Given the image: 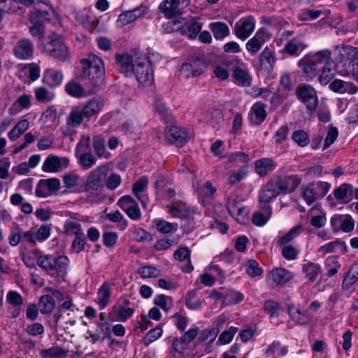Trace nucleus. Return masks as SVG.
<instances>
[{
    "label": "nucleus",
    "mask_w": 358,
    "mask_h": 358,
    "mask_svg": "<svg viewBox=\"0 0 358 358\" xmlns=\"http://www.w3.org/2000/svg\"><path fill=\"white\" fill-rule=\"evenodd\" d=\"M287 353L286 347L281 345L279 341H273L266 349L265 355L270 358H279Z\"/></svg>",
    "instance_id": "a19ab883"
},
{
    "label": "nucleus",
    "mask_w": 358,
    "mask_h": 358,
    "mask_svg": "<svg viewBox=\"0 0 358 358\" xmlns=\"http://www.w3.org/2000/svg\"><path fill=\"white\" fill-rule=\"evenodd\" d=\"M80 62L83 68L82 73L69 81L65 90L102 87L105 76L102 59L94 54H90L87 59H83Z\"/></svg>",
    "instance_id": "f257e3e1"
},
{
    "label": "nucleus",
    "mask_w": 358,
    "mask_h": 358,
    "mask_svg": "<svg viewBox=\"0 0 358 358\" xmlns=\"http://www.w3.org/2000/svg\"><path fill=\"white\" fill-rule=\"evenodd\" d=\"M268 278L275 284H284L293 278L292 272L283 268H276L270 271Z\"/></svg>",
    "instance_id": "c85d7f7f"
},
{
    "label": "nucleus",
    "mask_w": 358,
    "mask_h": 358,
    "mask_svg": "<svg viewBox=\"0 0 358 358\" xmlns=\"http://www.w3.org/2000/svg\"><path fill=\"white\" fill-rule=\"evenodd\" d=\"M330 90H357L351 82L343 80H334L329 85Z\"/></svg>",
    "instance_id": "69168bd1"
},
{
    "label": "nucleus",
    "mask_w": 358,
    "mask_h": 358,
    "mask_svg": "<svg viewBox=\"0 0 358 358\" xmlns=\"http://www.w3.org/2000/svg\"><path fill=\"white\" fill-rule=\"evenodd\" d=\"M267 114L265 106L262 103H256L250 110V120L252 123L257 125L262 124L266 119Z\"/></svg>",
    "instance_id": "c9c22d12"
},
{
    "label": "nucleus",
    "mask_w": 358,
    "mask_h": 358,
    "mask_svg": "<svg viewBox=\"0 0 358 358\" xmlns=\"http://www.w3.org/2000/svg\"><path fill=\"white\" fill-rule=\"evenodd\" d=\"M206 64L203 59L199 58H190L183 64L180 70L181 78H189L196 77L204 71Z\"/></svg>",
    "instance_id": "9b49d317"
},
{
    "label": "nucleus",
    "mask_w": 358,
    "mask_h": 358,
    "mask_svg": "<svg viewBox=\"0 0 358 358\" xmlns=\"http://www.w3.org/2000/svg\"><path fill=\"white\" fill-rule=\"evenodd\" d=\"M199 199L203 206L208 205L212 199L213 195L216 192V188L213 187L209 181L206 182L197 188Z\"/></svg>",
    "instance_id": "72a5a7b5"
},
{
    "label": "nucleus",
    "mask_w": 358,
    "mask_h": 358,
    "mask_svg": "<svg viewBox=\"0 0 358 358\" xmlns=\"http://www.w3.org/2000/svg\"><path fill=\"white\" fill-rule=\"evenodd\" d=\"M111 289L110 285L104 282L97 292L96 302L100 310L104 309L110 303Z\"/></svg>",
    "instance_id": "473e14b6"
},
{
    "label": "nucleus",
    "mask_w": 358,
    "mask_h": 358,
    "mask_svg": "<svg viewBox=\"0 0 358 358\" xmlns=\"http://www.w3.org/2000/svg\"><path fill=\"white\" fill-rule=\"evenodd\" d=\"M163 330L161 327H157L149 331L143 338V343L148 346L151 343L157 340L162 335Z\"/></svg>",
    "instance_id": "0e129e2a"
},
{
    "label": "nucleus",
    "mask_w": 358,
    "mask_h": 358,
    "mask_svg": "<svg viewBox=\"0 0 358 358\" xmlns=\"http://www.w3.org/2000/svg\"><path fill=\"white\" fill-rule=\"evenodd\" d=\"M181 0H164L159 5L158 10L167 19H173L182 14L180 8Z\"/></svg>",
    "instance_id": "aec40b11"
},
{
    "label": "nucleus",
    "mask_w": 358,
    "mask_h": 358,
    "mask_svg": "<svg viewBox=\"0 0 358 358\" xmlns=\"http://www.w3.org/2000/svg\"><path fill=\"white\" fill-rule=\"evenodd\" d=\"M277 164L268 157H264L257 160L255 163V172L260 176H265L268 172L273 171Z\"/></svg>",
    "instance_id": "cd10ccee"
},
{
    "label": "nucleus",
    "mask_w": 358,
    "mask_h": 358,
    "mask_svg": "<svg viewBox=\"0 0 358 358\" xmlns=\"http://www.w3.org/2000/svg\"><path fill=\"white\" fill-rule=\"evenodd\" d=\"M133 72L141 87H150L153 81V71L149 59L143 54L136 58Z\"/></svg>",
    "instance_id": "39448f33"
},
{
    "label": "nucleus",
    "mask_w": 358,
    "mask_h": 358,
    "mask_svg": "<svg viewBox=\"0 0 358 358\" xmlns=\"http://www.w3.org/2000/svg\"><path fill=\"white\" fill-rule=\"evenodd\" d=\"M232 77L234 83L239 87H248L250 86L252 77L243 64L241 63L234 68Z\"/></svg>",
    "instance_id": "5701e85b"
},
{
    "label": "nucleus",
    "mask_w": 358,
    "mask_h": 358,
    "mask_svg": "<svg viewBox=\"0 0 358 358\" xmlns=\"http://www.w3.org/2000/svg\"><path fill=\"white\" fill-rule=\"evenodd\" d=\"M243 299V294L238 291L233 289L225 290L224 304L225 306L235 305L242 301Z\"/></svg>",
    "instance_id": "3c124183"
},
{
    "label": "nucleus",
    "mask_w": 358,
    "mask_h": 358,
    "mask_svg": "<svg viewBox=\"0 0 358 358\" xmlns=\"http://www.w3.org/2000/svg\"><path fill=\"white\" fill-rule=\"evenodd\" d=\"M236 59L232 60H224L222 64H215L213 66V74L214 76L220 80H226L229 78V73L227 67L229 65L233 64L236 62Z\"/></svg>",
    "instance_id": "c03bdc74"
},
{
    "label": "nucleus",
    "mask_w": 358,
    "mask_h": 358,
    "mask_svg": "<svg viewBox=\"0 0 358 358\" xmlns=\"http://www.w3.org/2000/svg\"><path fill=\"white\" fill-rule=\"evenodd\" d=\"M49 41L45 46V51L52 57L61 61L66 60L69 57V50L63 42L62 38L58 35L53 34L48 38Z\"/></svg>",
    "instance_id": "6e6552de"
},
{
    "label": "nucleus",
    "mask_w": 358,
    "mask_h": 358,
    "mask_svg": "<svg viewBox=\"0 0 358 358\" xmlns=\"http://www.w3.org/2000/svg\"><path fill=\"white\" fill-rule=\"evenodd\" d=\"M137 272L143 278H156L160 274V271L152 266H142L138 269Z\"/></svg>",
    "instance_id": "13d9d810"
},
{
    "label": "nucleus",
    "mask_w": 358,
    "mask_h": 358,
    "mask_svg": "<svg viewBox=\"0 0 358 358\" xmlns=\"http://www.w3.org/2000/svg\"><path fill=\"white\" fill-rule=\"evenodd\" d=\"M129 304L130 301L126 297H121L117 304L112 307L116 321L125 322L133 315L134 309L129 307Z\"/></svg>",
    "instance_id": "f3484780"
},
{
    "label": "nucleus",
    "mask_w": 358,
    "mask_h": 358,
    "mask_svg": "<svg viewBox=\"0 0 358 358\" xmlns=\"http://www.w3.org/2000/svg\"><path fill=\"white\" fill-rule=\"evenodd\" d=\"M153 302L155 306L159 307L166 312L169 310L173 305L172 297L164 294L156 295L154 298Z\"/></svg>",
    "instance_id": "864d4df0"
},
{
    "label": "nucleus",
    "mask_w": 358,
    "mask_h": 358,
    "mask_svg": "<svg viewBox=\"0 0 358 358\" xmlns=\"http://www.w3.org/2000/svg\"><path fill=\"white\" fill-rule=\"evenodd\" d=\"M301 80V76L296 72L285 73H283L280 80V85L285 90H314L310 85H298Z\"/></svg>",
    "instance_id": "2eb2a0df"
},
{
    "label": "nucleus",
    "mask_w": 358,
    "mask_h": 358,
    "mask_svg": "<svg viewBox=\"0 0 358 358\" xmlns=\"http://www.w3.org/2000/svg\"><path fill=\"white\" fill-rule=\"evenodd\" d=\"M154 106L155 111L160 115V117L163 120H164L166 122L171 121V114L169 113V110L166 104L162 99L159 97H155Z\"/></svg>",
    "instance_id": "49530a36"
},
{
    "label": "nucleus",
    "mask_w": 358,
    "mask_h": 358,
    "mask_svg": "<svg viewBox=\"0 0 358 358\" xmlns=\"http://www.w3.org/2000/svg\"><path fill=\"white\" fill-rule=\"evenodd\" d=\"M185 305L191 310H197L201 308L202 301L196 298V292L195 290L189 291L185 296Z\"/></svg>",
    "instance_id": "5fc2aeb1"
},
{
    "label": "nucleus",
    "mask_w": 358,
    "mask_h": 358,
    "mask_svg": "<svg viewBox=\"0 0 358 358\" xmlns=\"http://www.w3.org/2000/svg\"><path fill=\"white\" fill-rule=\"evenodd\" d=\"M59 189L60 181L59 179L55 178L46 180L42 179L39 180L36 186V195L38 197H47Z\"/></svg>",
    "instance_id": "6ab92c4d"
},
{
    "label": "nucleus",
    "mask_w": 358,
    "mask_h": 358,
    "mask_svg": "<svg viewBox=\"0 0 358 358\" xmlns=\"http://www.w3.org/2000/svg\"><path fill=\"white\" fill-rule=\"evenodd\" d=\"M345 246V242L336 239L331 241L317 249V252L326 255L330 252H336L338 249L341 250Z\"/></svg>",
    "instance_id": "09e8293b"
},
{
    "label": "nucleus",
    "mask_w": 358,
    "mask_h": 358,
    "mask_svg": "<svg viewBox=\"0 0 358 358\" xmlns=\"http://www.w3.org/2000/svg\"><path fill=\"white\" fill-rule=\"evenodd\" d=\"M202 29V24L194 20L185 23L180 28L182 34L187 36L190 38H194Z\"/></svg>",
    "instance_id": "e433bc0d"
},
{
    "label": "nucleus",
    "mask_w": 358,
    "mask_h": 358,
    "mask_svg": "<svg viewBox=\"0 0 358 358\" xmlns=\"http://www.w3.org/2000/svg\"><path fill=\"white\" fill-rule=\"evenodd\" d=\"M69 350L60 346L55 345L48 349L41 350V355L43 358H63L68 355Z\"/></svg>",
    "instance_id": "a18cd8bd"
},
{
    "label": "nucleus",
    "mask_w": 358,
    "mask_h": 358,
    "mask_svg": "<svg viewBox=\"0 0 358 358\" xmlns=\"http://www.w3.org/2000/svg\"><path fill=\"white\" fill-rule=\"evenodd\" d=\"M78 156V163L85 170L92 167L96 162V157L91 152H84Z\"/></svg>",
    "instance_id": "4d7b16f0"
},
{
    "label": "nucleus",
    "mask_w": 358,
    "mask_h": 358,
    "mask_svg": "<svg viewBox=\"0 0 358 358\" xmlns=\"http://www.w3.org/2000/svg\"><path fill=\"white\" fill-rule=\"evenodd\" d=\"M139 54L129 56V55H117L115 59L117 64L120 66L121 71L127 76L132 73L134 69V61Z\"/></svg>",
    "instance_id": "a878e982"
},
{
    "label": "nucleus",
    "mask_w": 358,
    "mask_h": 358,
    "mask_svg": "<svg viewBox=\"0 0 358 358\" xmlns=\"http://www.w3.org/2000/svg\"><path fill=\"white\" fill-rule=\"evenodd\" d=\"M96 325L98 328L99 334L101 336V341L105 338H111V329L109 322H96Z\"/></svg>",
    "instance_id": "338daca9"
},
{
    "label": "nucleus",
    "mask_w": 358,
    "mask_h": 358,
    "mask_svg": "<svg viewBox=\"0 0 358 358\" xmlns=\"http://www.w3.org/2000/svg\"><path fill=\"white\" fill-rule=\"evenodd\" d=\"M293 141L300 147L306 146L309 142V136L303 130H296L292 136Z\"/></svg>",
    "instance_id": "bf43d9fd"
},
{
    "label": "nucleus",
    "mask_w": 358,
    "mask_h": 358,
    "mask_svg": "<svg viewBox=\"0 0 358 358\" xmlns=\"http://www.w3.org/2000/svg\"><path fill=\"white\" fill-rule=\"evenodd\" d=\"M278 195H280L279 191H278L271 178L259 192V200L261 203L266 204V203L276 198Z\"/></svg>",
    "instance_id": "393cba45"
},
{
    "label": "nucleus",
    "mask_w": 358,
    "mask_h": 358,
    "mask_svg": "<svg viewBox=\"0 0 358 358\" xmlns=\"http://www.w3.org/2000/svg\"><path fill=\"white\" fill-rule=\"evenodd\" d=\"M302 271L306 278L310 281H315L317 275L322 272L321 266L317 263L308 262L302 266Z\"/></svg>",
    "instance_id": "37998d69"
},
{
    "label": "nucleus",
    "mask_w": 358,
    "mask_h": 358,
    "mask_svg": "<svg viewBox=\"0 0 358 358\" xmlns=\"http://www.w3.org/2000/svg\"><path fill=\"white\" fill-rule=\"evenodd\" d=\"M92 140V145L96 155L99 157H103L106 151L104 139L100 136H95Z\"/></svg>",
    "instance_id": "e2e57ef3"
},
{
    "label": "nucleus",
    "mask_w": 358,
    "mask_h": 358,
    "mask_svg": "<svg viewBox=\"0 0 358 358\" xmlns=\"http://www.w3.org/2000/svg\"><path fill=\"white\" fill-rule=\"evenodd\" d=\"M259 60L262 69L268 71H271L275 62L274 52L266 47L259 55Z\"/></svg>",
    "instance_id": "f704fd0d"
},
{
    "label": "nucleus",
    "mask_w": 358,
    "mask_h": 358,
    "mask_svg": "<svg viewBox=\"0 0 358 358\" xmlns=\"http://www.w3.org/2000/svg\"><path fill=\"white\" fill-rule=\"evenodd\" d=\"M69 263V258L65 255L55 257L51 255H41L37 257L36 264L52 277L63 279L66 274Z\"/></svg>",
    "instance_id": "7ed1b4c3"
},
{
    "label": "nucleus",
    "mask_w": 358,
    "mask_h": 358,
    "mask_svg": "<svg viewBox=\"0 0 358 358\" xmlns=\"http://www.w3.org/2000/svg\"><path fill=\"white\" fill-rule=\"evenodd\" d=\"M167 211L173 217L182 220L190 218L194 211L187 205L186 203L180 200L173 199L166 206Z\"/></svg>",
    "instance_id": "4468645a"
},
{
    "label": "nucleus",
    "mask_w": 358,
    "mask_h": 358,
    "mask_svg": "<svg viewBox=\"0 0 358 358\" xmlns=\"http://www.w3.org/2000/svg\"><path fill=\"white\" fill-rule=\"evenodd\" d=\"M38 306L42 314L50 313L55 306V301L50 295H43L40 298Z\"/></svg>",
    "instance_id": "de8ad7c7"
},
{
    "label": "nucleus",
    "mask_w": 358,
    "mask_h": 358,
    "mask_svg": "<svg viewBox=\"0 0 358 358\" xmlns=\"http://www.w3.org/2000/svg\"><path fill=\"white\" fill-rule=\"evenodd\" d=\"M256 20L254 16L248 15L241 18L235 23L234 32L236 36L243 41L247 39L254 31Z\"/></svg>",
    "instance_id": "f8f14e48"
},
{
    "label": "nucleus",
    "mask_w": 358,
    "mask_h": 358,
    "mask_svg": "<svg viewBox=\"0 0 358 358\" xmlns=\"http://www.w3.org/2000/svg\"><path fill=\"white\" fill-rule=\"evenodd\" d=\"M303 226L298 224L291 229L285 236H282L278 241V245H283L291 242L294 238L298 236L303 231Z\"/></svg>",
    "instance_id": "6e6d98bb"
},
{
    "label": "nucleus",
    "mask_w": 358,
    "mask_h": 358,
    "mask_svg": "<svg viewBox=\"0 0 358 358\" xmlns=\"http://www.w3.org/2000/svg\"><path fill=\"white\" fill-rule=\"evenodd\" d=\"M191 250L187 247H181L178 248L174 252V258L180 262L187 261L185 265L181 266V269L185 273H191L194 267L190 261Z\"/></svg>",
    "instance_id": "bb28decb"
},
{
    "label": "nucleus",
    "mask_w": 358,
    "mask_h": 358,
    "mask_svg": "<svg viewBox=\"0 0 358 358\" xmlns=\"http://www.w3.org/2000/svg\"><path fill=\"white\" fill-rule=\"evenodd\" d=\"M338 54V61L345 66L348 63V67L352 71L354 79L358 83V54L357 48L351 45H341L336 47Z\"/></svg>",
    "instance_id": "423d86ee"
},
{
    "label": "nucleus",
    "mask_w": 358,
    "mask_h": 358,
    "mask_svg": "<svg viewBox=\"0 0 358 358\" xmlns=\"http://www.w3.org/2000/svg\"><path fill=\"white\" fill-rule=\"evenodd\" d=\"M238 328L234 327H229L227 330L224 331L219 336L218 341L222 344H227L231 341L234 335L238 331Z\"/></svg>",
    "instance_id": "774afa93"
},
{
    "label": "nucleus",
    "mask_w": 358,
    "mask_h": 358,
    "mask_svg": "<svg viewBox=\"0 0 358 358\" xmlns=\"http://www.w3.org/2000/svg\"><path fill=\"white\" fill-rule=\"evenodd\" d=\"M246 273L250 277L260 276L263 273V269L259 266V264L254 259L248 262L246 266Z\"/></svg>",
    "instance_id": "680f3d73"
},
{
    "label": "nucleus",
    "mask_w": 358,
    "mask_h": 358,
    "mask_svg": "<svg viewBox=\"0 0 358 358\" xmlns=\"http://www.w3.org/2000/svg\"><path fill=\"white\" fill-rule=\"evenodd\" d=\"M34 47L28 38L18 40L13 48L14 55L20 59H27L34 55Z\"/></svg>",
    "instance_id": "412c9836"
},
{
    "label": "nucleus",
    "mask_w": 358,
    "mask_h": 358,
    "mask_svg": "<svg viewBox=\"0 0 358 358\" xmlns=\"http://www.w3.org/2000/svg\"><path fill=\"white\" fill-rule=\"evenodd\" d=\"M104 102L101 98L92 99L83 108L82 111L85 117H90L100 111Z\"/></svg>",
    "instance_id": "58836bf2"
},
{
    "label": "nucleus",
    "mask_w": 358,
    "mask_h": 358,
    "mask_svg": "<svg viewBox=\"0 0 358 358\" xmlns=\"http://www.w3.org/2000/svg\"><path fill=\"white\" fill-rule=\"evenodd\" d=\"M83 111L72 110L66 117V124L60 127L62 134L66 136L76 134V128L83 122Z\"/></svg>",
    "instance_id": "dca6fc26"
},
{
    "label": "nucleus",
    "mask_w": 358,
    "mask_h": 358,
    "mask_svg": "<svg viewBox=\"0 0 358 358\" xmlns=\"http://www.w3.org/2000/svg\"><path fill=\"white\" fill-rule=\"evenodd\" d=\"M331 185L324 181L313 182L308 185H302V196L308 205H311L316 200L323 198L329 191Z\"/></svg>",
    "instance_id": "0eeeda50"
},
{
    "label": "nucleus",
    "mask_w": 358,
    "mask_h": 358,
    "mask_svg": "<svg viewBox=\"0 0 358 358\" xmlns=\"http://www.w3.org/2000/svg\"><path fill=\"white\" fill-rule=\"evenodd\" d=\"M106 177V166H98L89 173L85 184V191L90 201L94 202L100 201Z\"/></svg>",
    "instance_id": "20e7f679"
},
{
    "label": "nucleus",
    "mask_w": 358,
    "mask_h": 358,
    "mask_svg": "<svg viewBox=\"0 0 358 358\" xmlns=\"http://www.w3.org/2000/svg\"><path fill=\"white\" fill-rule=\"evenodd\" d=\"M262 208L266 215H264L261 212H256L253 214L252 222L256 226L262 227L266 223L269 215H271V208L268 205L264 204Z\"/></svg>",
    "instance_id": "603ef678"
},
{
    "label": "nucleus",
    "mask_w": 358,
    "mask_h": 358,
    "mask_svg": "<svg viewBox=\"0 0 358 358\" xmlns=\"http://www.w3.org/2000/svg\"><path fill=\"white\" fill-rule=\"evenodd\" d=\"M352 191V186L348 183H343L338 187L336 188L334 191V196L338 201L343 200L348 201L350 199L348 194L351 195Z\"/></svg>",
    "instance_id": "8fccbe9b"
},
{
    "label": "nucleus",
    "mask_w": 358,
    "mask_h": 358,
    "mask_svg": "<svg viewBox=\"0 0 358 358\" xmlns=\"http://www.w3.org/2000/svg\"><path fill=\"white\" fill-rule=\"evenodd\" d=\"M69 164V160L67 157L50 155L43 162L42 169L45 172H57L66 168Z\"/></svg>",
    "instance_id": "4be33fe9"
},
{
    "label": "nucleus",
    "mask_w": 358,
    "mask_h": 358,
    "mask_svg": "<svg viewBox=\"0 0 358 358\" xmlns=\"http://www.w3.org/2000/svg\"><path fill=\"white\" fill-rule=\"evenodd\" d=\"M63 79V75L61 71L53 69H46L43 73V82L50 87H58Z\"/></svg>",
    "instance_id": "7c9ffc66"
},
{
    "label": "nucleus",
    "mask_w": 358,
    "mask_h": 358,
    "mask_svg": "<svg viewBox=\"0 0 358 358\" xmlns=\"http://www.w3.org/2000/svg\"><path fill=\"white\" fill-rule=\"evenodd\" d=\"M209 29L213 34L217 40H222L230 34V30L227 24L222 22H212L209 24Z\"/></svg>",
    "instance_id": "4c0bfd02"
},
{
    "label": "nucleus",
    "mask_w": 358,
    "mask_h": 358,
    "mask_svg": "<svg viewBox=\"0 0 358 358\" xmlns=\"http://www.w3.org/2000/svg\"><path fill=\"white\" fill-rule=\"evenodd\" d=\"M296 96L307 109L313 110L317 107L318 101L315 91H296Z\"/></svg>",
    "instance_id": "2f4dec72"
},
{
    "label": "nucleus",
    "mask_w": 358,
    "mask_h": 358,
    "mask_svg": "<svg viewBox=\"0 0 358 358\" xmlns=\"http://www.w3.org/2000/svg\"><path fill=\"white\" fill-rule=\"evenodd\" d=\"M213 127H218L223 121V115L221 110L210 108L199 117Z\"/></svg>",
    "instance_id": "b1692460"
},
{
    "label": "nucleus",
    "mask_w": 358,
    "mask_h": 358,
    "mask_svg": "<svg viewBox=\"0 0 358 358\" xmlns=\"http://www.w3.org/2000/svg\"><path fill=\"white\" fill-rule=\"evenodd\" d=\"M164 136L166 143L177 147L183 146L189 141V136L186 130L176 125L166 127L164 131Z\"/></svg>",
    "instance_id": "9d476101"
},
{
    "label": "nucleus",
    "mask_w": 358,
    "mask_h": 358,
    "mask_svg": "<svg viewBox=\"0 0 358 358\" xmlns=\"http://www.w3.org/2000/svg\"><path fill=\"white\" fill-rule=\"evenodd\" d=\"M306 48L302 40L299 37H295L289 40L284 47V50L289 55H298L299 52Z\"/></svg>",
    "instance_id": "79ce46f5"
},
{
    "label": "nucleus",
    "mask_w": 358,
    "mask_h": 358,
    "mask_svg": "<svg viewBox=\"0 0 358 358\" xmlns=\"http://www.w3.org/2000/svg\"><path fill=\"white\" fill-rule=\"evenodd\" d=\"M270 38L268 32L264 28L259 29L255 36L251 38L246 43L247 50L255 55L258 52L262 45Z\"/></svg>",
    "instance_id": "a211bd4d"
},
{
    "label": "nucleus",
    "mask_w": 358,
    "mask_h": 358,
    "mask_svg": "<svg viewBox=\"0 0 358 358\" xmlns=\"http://www.w3.org/2000/svg\"><path fill=\"white\" fill-rule=\"evenodd\" d=\"M330 224L334 232L342 231L349 233L355 228V221L350 215L336 214L331 217Z\"/></svg>",
    "instance_id": "ddd939ff"
},
{
    "label": "nucleus",
    "mask_w": 358,
    "mask_h": 358,
    "mask_svg": "<svg viewBox=\"0 0 358 358\" xmlns=\"http://www.w3.org/2000/svg\"><path fill=\"white\" fill-rule=\"evenodd\" d=\"M288 313L292 320L298 324H306L310 320L312 317L308 311H301V309L293 305L288 306Z\"/></svg>",
    "instance_id": "c756f323"
},
{
    "label": "nucleus",
    "mask_w": 358,
    "mask_h": 358,
    "mask_svg": "<svg viewBox=\"0 0 358 358\" xmlns=\"http://www.w3.org/2000/svg\"><path fill=\"white\" fill-rule=\"evenodd\" d=\"M64 233L68 236H78L83 234L80 222L75 217L68 218L64 225Z\"/></svg>",
    "instance_id": "ea45409f"
},
{
    "label": "nucleus",
    "mask_w": 358,
    "mask_h": 358,
    "mask_svg": "<svg viewBox=\"0 0 358 358\" xmlns=\"http://www.w3.org/2000/svg\"><path fill=\"white\" fill-rule=\"evenodd\" d=\"M306 76L313 78L320 72L318 81L321 85H327L333 78L336 64L331 59V52L325 49L318 51L313 55H308L299 61Z\"/></svg>",
    "instance_id": "f03ea898"
},
{
    "label": "nucleus",
    "mask_w": 358,
    "mask_h": 358,
    "mask_svg": "<svg viewBox=\"0 0 358 358\" xmlns=\"http://www.w3.org/2000/svg\"><path fill=\"white\" fill-rule=\"evenodd\" d=\"M156 229L162 234H168L172 231H176L178 224L171 223L167 221L160 220L156 222Z\"/></svg>",
    "instance_id": "052dcab7"
},
{
    "label": "nucleus",
    "mask_w": 358,
    "mask_h": 358,
    "mask_svg": "<svg viewBox=\"0 0 358 358\" xmlns=\"http://www.w3.org/2000/svg\"><path fill=\"white\" fill-rule=\"evenodd\" d=\"M271 180L280 194L293 192L301 182V178L298 175H275Z\"/></svg>",
    "instance_id": "1a4fd4ad"
}]
</instances>
